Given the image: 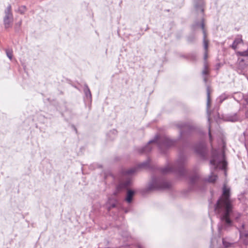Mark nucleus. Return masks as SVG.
Segmentation results:
<instances>
[{
    "instance_id": "7ed1b4c3",
    "label": "nucleus",
    "mask_w": 248,
    "mask_h": 248,
    "mask_svg": "<svg viewBox=\"0 0 248 248\" xmlns=\"http://www.w3.org/2000/svg\"><path fill=\"white\" fill-rule=\"evenodd\" d=\"M193 3V13L196 16V18L191 26L193 31H196L201 28L203 34V44L204 51H208V41L206 39V33L205 29L204 9L205 2L204 0H192Z\"/></svg>"
},
{
    "instance_id": "473e14b6",
    "label": "nucleus",
    "mask_w": 248,
    "mask_h": 248,
    "mask_svg": "<svg viewBox=\"0 0 248 248\" xmlns=\"http://www.w3.org/2000/svg\"><path fill=\"white\" fill-rule=\"evenodd\" d=\"M245 101L248 105V95H245V97L244 98Z\"/></svg>"
},
{
    "instance_id": "5701e85b",
    "label": "nucleus",
    "mask_w": 248,
    "mask_h": 248,
    "mask_svg": "<svg viewBox=\"0 0 248 248\" xmlns=\"http://www.w3.org/2000/svg\"><path fill=\"white\" fill-rule=\"evenodd\" d=\"M26 7L24 5L19 7L16 12H19L20 14H24L26 11Z\"/></svg>"
},
{
    "instance_id": "f704fd0d",
    "label": "nucleus",
    "mask_w": 248,
    "mask_h": 248,
    "mask_svg": "<svg viewBox=\"0 0 248 248\" xmlns=\"http://www.w3.org/2000/svg\"><path fill=\"white\" fill-rule=\"evenodd\" d=\"M245 115H246V117H247V118H248V110L246 111Z\"/></svg>"
},
{
    "instance_id": "393cba45",
    "label": "nucleus",
    "mask_w": 248,
    "mask_h": 248,
    "mask_svg": "<svg viewBox=\"0 0 248 248\" xmlns=\"http://www.w3.org/2000/svg\"><path fill=\"white\" fill-rule=\"evenodd\" d=\"M202 74L203 76L204 75H207L209 74V72L208 70V65L206 63V62H204V69L203 70L202 72Z\"/></svg>"
},
{
    "instance_id": "c9c22d12",
    "label": "nucleus",
    "mask_w": 248,
    "mask_h": 248,
    "mask_svg": "<svg viewBox=\"0 0 248 248\" xmlns=\"http://www.w3.org/2000/svg\"><path fill=\"white\" fill-rule=\"evenodd\" d=\"M222 144H223V148H224L225 147V143L223 140H222Z\"/></svg>"
},
{
    "instance_id": "39448f33",
    "label": "nucleus",
    "mask_w": 248,
    "mask_h": 248,
    "mask_svg": "<svg viewBox=\"0 0 248 248\" xmlns=\"http://www.w3.org/2000/svg\"><path fill=\"white\" fill-rule=\"evenodd\" d=\"M186 156L181 151L179 157L173 165H168L165 167L160 168V171L163 174L174 172L180 177H187V171L185 168Z\"/></svg>"
},
{
    "instance_id": "f257e3e1",
    "label": "nucleus",
    "mask_w": 248,
    "mask_h": 248,
    "mask_svg": "<svg viewBox=\"0 0 248 248\" xmlns=\"http://www.w3.org/2000/svg\"><path fill=\"white\" fill-rule=\"evenodd\" d=\"M176 126L180 129L179 135L177 139H171L166 137L160 138L156 135L153 140H149L144 146L137 148L138 153L140 154H147L151 151L153 145L155 144L158 147L162 153L165 154L168 148L175 145L179 140L185 144L188 137L193 132L194 127L185 122H179Z\"/></svg>"
},
{
    "instance_id": "ea45409f",
    "label": "nucleus",
    "mask_w": 248,
    "mask_h": 248,
    "mask_svg": "<svg viewBox=\"0 0 248 248\" xmlns=\"http://www.w3.org/2000/svg\"><path fill=\"white\" fill-rule=\"evenodd\" d=\"M114 195H116V192H114Z\"/></svg>"
},
{
    "instance_id": "58836bf2",
    "label": "nucleus",
    "mask_w": 248,
    "mask_h": 248,
    "mask_svg": "<svg viewBox=\"0 0 248 248\" xmlns=\"http://www.w3.org/2000/svg\"><path fill=\"white\" fill-rule=\"evenodd\" d=\"M243 134H244V136H246V132H244Z\"/></svg>"
},
{
    "instance_id": "72a5a7b5",
    "label": "nucleus",
    "mask_w": 248,
    "mask_h": 248,
    "mask_svg": "<svg viewBox=\"0 0 248 248\" xmlns=\"http://www.w3.org/2000/svg\"><path fill=\"white\" fill-rule=\"evenodd\" d=\"M203 81L205 83H206L207 81V78L205 77L203 78Z\"/></svg>"
},
{
    "instance_id": "20e7f679",
    "label": "nucleus",
    "mask_w": 248,
    "mask_h": 248,
    "mask_svg": "<svg viewBox=\"0 0 248 248\" xmlns=\"http://www.w3.org/2000/svg\"><path fill=\"white\" fill-rule=\"evenodd\" d=\"M208 134L209 141L212 147L211 151V157L210 160L211 170L221 169L225 170L227 165V162L225 159L224 149H214L213 147V136L211 132V126L208 127Z\"/></svg>"
},
{
    "instance_id": "c85d7f7f",
    "label": "nucleus",
    "mask_w": 248,
    "mask_h": 248,
    "mask_svg": "<svg viewBox=\"0 0 248 248\" xmlns=\"http://www.w3.org/2000/svg\"><path fill=\"white\" fill-rule=\"evenodd\" d=\"M21 24H22V21H20L19 22H18L17 23H16L15 25V31L16 32H18L20 30V26L21 25Z\"/></svg>"
},
{
    "instance_id": "cd10ccee",
    "label": "nucleus",
    "mask_w": 248,
    "mask_h": 248,
    "mask_svg": "<svg viewBox=\"0 0 248 248\" xmlns=\"http://www.w3.org/2000/svg\"><path fill=\"white\" fill-rule=\"evenodd\" d=\"M195 40V36L193 34L189 35L187 38V40L189 43H193Z\"/></svg>"
},
{
    "instance_id": "6e6552de",
    "label": "nucleus",
    "mask_w": 248,
    "mask_h": 248,
    "mask_svg": "<svg viewBox=\"0 0 248 248\" xmlns=\"http://www.w3.org/2000/svg\"><path fill=\"white\" fill-rule=\"evenodd\" d=\"M236 54L238 57V67L241 69H244L248 66V47L246 50L243 51H237Z\"/></svg>"
},
{
    "instance_id": "dca6fc26",
    "label": "nucleus",
    "mask_w": 248,
    "mask_h": 248,
    "mask_svg": "<svg viewBox=\"0 0 248 248\" xmlns=\"http://www.w3.org/2000/svg\"><path fill=\"white\" fill-rule=\"evenodd\" d=\"M243 42V40L242 39L241 35H238L237 37H236L234 41L233 42L232 45L230 46L231 48L235 50L237 48V46Z\"/></svg>"
},
{
    "instance_id": "423d86ee",
    "label": "nucleus",
    "mask_w": 248,
    "mask_h": 248,
    "mask_svg": "<svg viewBox=\"0 0 248 248\" xmlns=\"http://www.w3.org/2000/svg\"><path fill=\"white\" fill-rule=\"evenodd\" d=\"M150 161L148 159L139 164L138 167H134L123 170L119 180L120 184L117 186H130L132 184L133 177L139 168H147L150 167Z\"/></svg>"
},
{
    "instance_id": "2f4dec72",
    "label": "nucleus",
    "mask_w": 248,
    "mask_h": 248,
    "mask_svg": "<svg viewBox=\"0 0 248 248\" xmlns=\"http://www.w3.org/2000/svg\"><path fill=\"white\" fill-rule=\"evenodd\" d=\"M208 57V51H204V56H203V59L205 61L204 62H206V59Z\"/></svg>"
},
{
    "instance_id": "ddd939ff",
    "label": "nucleus",
    "mask_w": 248,
    "mask_h": 248,
    "mask_svg": "<svg viewBox=\"0 0 248 248\" xmlns=\"http://www.w3.org/2000/svg\"><path fill=\"white\" fill-rule=\"evenodd\" d=\"M206 92H207L206 111H207V113L208 120V122H209L210 121V115L209 108H210V104H211V99H210V89H209V86H207L206 88Z\"/></svg>"
},
{
    "instance_id": "aec40b11",
    "label": "nucleus",
    "mask_w": 248,
    "mask_h": 248,
    "mask_svg": "<svg viewBox=\"0 0 248 248\" xmlns=\"http://www.w3.org/2000/svg\"><path fill=\"white\" fill-rule=\"evenodd\" d=\"M217 178V176L212 173L211 175L209 176L206 179V181L210 183H214L216 181Z\"/></svg>"
},
{
    "instance_id": "2eb2a0df",
    "label": "nucleus",
    "mask_w": 248,
    "mask_h": 248,
    "mask_svg": "<svg viewBox=\"0 0 248 248\" xmlns=\"http://www.w3.org/2000/svg\"><path fill=\"white\" fill-rule=\"evenodd\" d=\"M134 194L135 191L134 190L127 189L126 190L125 201L128 203H131L132 202Z\"/></svg>"
},
{
    "instance_id": "412c9836",
    "label": "nucleus",
    "mask_w": 248,
    "mask_h": 248,
    "mask_svg": "<svg viewBox=\"0 0 248 248\" xmlns=\"http://www.w3.org/2000/svg\"><path fill=\"white\" fill-rule=\"evenodd\" d=\"M199 177L197 174H194L189 178V181L191 184H195L198 180Z\"/></svg>"
},
{
    "instance_id": "4c0bfd02",
    "label": "nucleus",
    "mask_w": 248,
    "mask_h": 248,
    "mask_svg": "<svg viewBox=\"0 0 248 248\" xmlns=\"http://www.w3.org/2000/svg\"><path fill=\"white\" fill-rule=\"evenodd\" d=\"M139 248H143L141 246L139 245L138 246Z\"/></svg>"
},
{
    "instance_id": "7c9ffc66",
    "label": "nucleus",
    "mask_w": 248,
    "mask_h": 248,
    "mask_svg": "<svg viewBox=\"0 0 248 248\" xmlns=\"http://www.w3.org/2000/svg\"><path fill=\"white\" fill-rule=\"evenodd\" d=\"M117 131L115 129H113L109 131V132L108 134V136H109L110 135H113L115 136L117 134Z\"/></svg>"
},
{
    "instance_id": "f03ea898",
    "label": "nucleus",
    "mask_w": 248,
    "mask_h": 248,
    "mask_svg": "<svg viewBox=\"0 0 248 248\" xmlns=\"http://www.w3.org/2000/svg\"><path fill=\"white\" fill-rule=\"evenodd\" d=\"M232 200L230 198V189L229 187H223L222 194L215 205L214 210L220 218V224L218 225V231L219 235H221L223 230H227L232 226L231 217H234L237 219L240 214L235 213L232 210Z\"/></svg>"
},
{
    "instance_id": "b1692460",
    "label": "nucleus",
    "mask_w": 248,
    "mask_h": 248,
    "mask_svg": "<svg viewBox=\"0 0 248 248\" xmlns=\"http://www.w3.org/2000/svg\"><path fill=\"white\" fill-rule=\"evenodd\" d=\"M6 54L7 56L9 58L10 60H12L13 57V51L10 49H6L5 50Z\"/></svg>"
},
{
    "instance_id": "4468645a",
    "label": "nucleus",
    "mask_w": 248,
    "mask_h": 248,
    "mask_svg": "<svg viewBox=\"0 0 248 248\" xmlns=\"http://www.w3.org/2000/svg\"><path fill=\"white\" fill-rule=\"evenodd\" d=\"M117 202V200L115 198H109L106 203V206L108 211H110L112 208H115L116 206Z\"/></svg>"
},
{
    "instance_id": "0eeeda50",
    "label": "nucleus",
    "mask_w": 248,
    "mask_h": 248,
    "mask_svg": "<svg viewBox=\"0 0 248 248\" xmlns=\"http://www.w3.org/2000/svg\"><path fill=\"white\" fill-rule=\"evenodd\" d=\"M14 16L12 11V7L9 5L4 10V16L3 19V25L6 30L11 28L13 22Z\"/></svg>"
},
{
    "instance_id": "a211bd4d",
    "label": "nucleus",
    "mask_w": 248,
    "mask_h": 248,
    "mask_svg": "<svg viewBox=\"0 0 248 248\" xmlns=\"http://www.w3.org/2000/svg\"><path fill=\"white\" fill-rule=\"evenodd\" d=\"M83 90L86 98L88 99L91 100L92 98V94L87 84L84 85Z\"/></svg>"
},
{
    "instance_id": "9d476101",
    "label": "nucleus",
    "mask_w": 248,
    "mask_h": 248,
    "mask_svg": "<svg viewBox=\"0 0 248 248\" xmlns=\"http://www.w3.org/2000/svg\"><path fill=\"white\" fill-rule=\"evenodd\" d=\"M170 182L162 177L153 176L151 183L148 186H171Z\"/></svg>"
},
{
    "instance_id": "6ab92c4d",
    "label": "nucleus",
    "mask_w": 248,
    "mask_h": 248,
    "mask_svg": "<svg viewBox=\"0 0 248 248\" xmlns=\"http://www.w3.org/2000/svg\"><path fill=\"white\" fill-rule=\"evenodd\" d=\"M229 95L226 93H224L223 94H222L218 98H217V100L219 102V104H221L222 103V102L223 101H224L225 100H226V99H227L228 98H229Z\"/></svg>"
},
{
    "instance_id": "4be33fe9",
    "label": "nucleus",
    "mask_w": 248,
    "mask_h": 248,
    "mask_svg": "<svg viewBox=\"0 0 248 248\" xmlns=\"http://www.w3.org/2000/svg\"><path fill=\"white\" fill-rule=\"evenodd\" d=\"M183 57H184V58H186L187 59H189V60H191L192 61H195L196 60V55L194 53H190V54H188L187 56H186V57H185L184 56H183Z\"/></svg>"
},
{
    "instance_id": "9b49d317",
    "label": "nucleus",
    "mask_w": 248,
    "mask_h": 248,
    "mask_svg": "<svg viewBox=\"0 0 248 248\" xmlns=\"http://www.w3.org/2000/svg\"><path fill=\"white\" fill-rule=\"evenodd\" d=\"M168 187H141L138 190V192L143 196L147 195L151 193L162 191L165 188Z\"/></svg>"
},
{
    "instance_id": "a878e982",
    "label": "nucleus",
    "mask_w": 248,
    "mask_h": 248,
    "mask_svg": "<svg viewBox=\"0 0 248 248\" xmlns=\"http://www.w3.org/2000/svg\"><path fill=\"white\" fill-rule=\"evenodd\" d=\"M193 187H186L185 189L184 190V193H183V195L186 196L188 195L189 193H190L193 190Z\"/></svg>"
},
{
    "instance_id": "f8f14e48",
    "label": "nucleus",
    "mask_w": 248,
    "mask_h": 248,
    "mask_svg": "<svg viewBox=\"0 0 248 248\" xmlns=\"http://www.w3.org/2000/svg\"><path fill=\"white\" fill-rule=\"evenodd\" d=\"M195 151L203 159L207 158V148L206 145L203 142H200L197 144L194 148Z\"/></svg>"
},
{
    "instance_id": "c756f323",
    "label": "nucleus",
    "mask_w": 248,
    "mask_h": 248,
    "mask_svg": "<svg viewBox=\"0 0 248 248\" xmlns=\"http://www.w3.org/2000/svg\"><path fill=\"white\" fill-rule=\"evenodd\" d=\"M222 243L223 246L226 248H227L230 247L231 245V243L229 242H227L224 239H222Z\"/></svg>"
},
{
    "instance_id": "f3484780",
    "label": "nucleus",
    "mask_w": 248,
    "mask_h": 248,
    "mask_svg": "<svg viewBox=\"0 0 248 248\" xmlns=\"http://www.w3.org/2000/svg\"><path fill=\"white\" fill-rule=\"evenodd\" d=\"M232 97L237 102L240 103L242 100H244L245 96L242 93L238 92L235 93Z\"/></svg>"
},
{
    "instance_id": "bb28decb",
    "label": "nucleus",
    "mask_w": 248,
    "mask_h": 248,
    "mask_svg": "<svg viewBox=\"0 0 248 248\" xmlns=\"http://www.w3.org/2000/svg\"><path fill=\"white\" fill-rule=\"evenodd\" d=\"M238 120V117L235 114L234 116H230L228 118V121L230 122H236Z\"/></svg>"
},
{
    "instance_id": "e433bc0d",
    "label": "nucleus",
    "mask_w": 248,
    "mask_h": 248,
    "mask_svg": "<svg viewBox=\"0 0 248 248\" xmlns=\"http://www.w3.org/2000/svg\"><path fill=\"white\" fill-rule=\"evenodd\" d=\"M118 188H117V191H119L120 190V189L122 187H121V186H119V187H117Z\"/></svg>"
},
{
    "instance_id": "1a4fd4ad",
    "label": "nucleus",
    "mask_w": 248,
    "mask_h": 248,
    "mask_svg": "<svg viewBox=\"0 0 248 248\" xmlns=\"http://www.w3.org/2000/svg\"><path fill=\"white\" fill-rule=\"evenodd\" d=\"M240 239L245 245H248V226L243 223L238 228Z\"/></svg>"
}]
</instances>
